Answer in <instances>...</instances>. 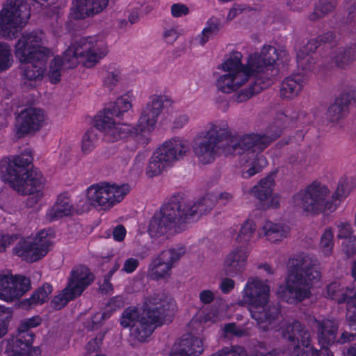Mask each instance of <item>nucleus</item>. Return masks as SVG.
<instances>
[{
  "mask_svg": "<svg viewBox=\"0 0 356 356\" xmlns=\"http://www.w3.org/2000/svg\"><path fill=\"white\" fill-rule=\"evenodd\" d=\"M45 44V35L40 31L25 33L17 41L15 54L27 79H40L47 71V62L50 60L47 74L50 81L56 83L60 81L63 67L71 68L81 63L90 68L108 53L106 42L96 36L74 42L64 51L63 58L54 56V52Z\"/></svg>",
  "mask_w": 356,
  "mask_h": 356,
  "instance_id": "1",
  "label": "nucleus"
},
{
  "mask_svg": "<svg viewBox=\"0 0 356 356\" xmlns=\"http://www.w3.org/2000/svg\"><path fill=\"white\" fill-rule=\"evenodd\" d=\"M268 143L266 137L257 134L235 137L231 134L227 122L220 121L209 124L207 130L197 136L193 150L198 160L204 164L214 161L220 153L241 155L245 161L242 176L248 179L266 165L267 161L260 153Z\"/></svg>",
  "mask_w": 356,
  "mask_h": 356,
  "instance_id": "2",
  "label": "nucleus"
},
{
  "mask_svg": "<svg viewBox=\"0 0 356 356\" xmlns=\"http://www.w3.org/2000/svg\"><path fill=\"white\" fill-rule=\"evenodd\" d=\"M286 56V51L272 46H264L259 53L250 54L245 63H242V54L239 51L229 53L218 67L222 72L216 81L217 89L224 93H232L243 88L252 76H259L253 85L241 90L236 97L237 102H244L254 94L261 92L270 84L261 81L268 76L279 60Z\"/></svg>",
  "mask_w": 356,
  "mask_h": 356,
  "instance_id": "3",
  "label": "nucleus"
},
{
  "mask_svg": "<svg viewBox=\"0 0 356 356\" xmlns=\"http://www.w3.org/2000/svg\"><path fill=\"white\" fill-rule=\"evenodd\" d=\"M216 202V196L207 195L195 202H181L164 205L161 213L150 220L148 229L150 237L161 242L184 231L196 217L210 210Z\"/></svg>",
  "mask_w": 356,
  "mask_h": 356,
  "instance_id": "4",
  "label": "nucleus"
},
{
  "mask_svg": "<svg viewBox=\"0 0 356 356\" xmlns=\"http://www.w3.org/2000/svg\"><path fill=\"white\" fill-rule=\"evenodd\" d=\"M172 101L165 95H153L143 108L136 127L127 124H116L108 114L99 115L95 120L97 129L104 139L114 143L129 136L138 137L142 133L153 131L164 108L171 106Z\"/></svg>",
  "mask_w": 356,
  "mask_h": 356,
  "instance_id": "5",
  "label": "nucleus"
},
{
  "mask_svg": "<svg viewBox=\"0 0 356 356\" xmlns=\"http://www.w3.org/2000/svg\"><path fill=\"white\" fill-rule=\"evenodd\" d=\"M31 163L29 155L4 158L0 161V177L17 193L29 195L28 204L32 207L44 196V179Z\"/></svg>",
  "mask_w": 356,
  "mask_h": 356,
  "instance_id": "6",
  "label": "nucleus"
},
{
  "mask_svg": "<svg viewBox=\"0 0 356 356\" xmlns=\"http://www.w3.org/2000/svg\"><path fill=\"white\" fill-rule=\"evenodd\" d=\"M356 188V178L341 177L337 184L334 193L329 199V188L321 184L314 182L293 197L295 207L307 214L333 213L340 202L347 197Z\"/></svg>",
  "mask_w": 356,
  "mask_h": 356,
  "instance_id": "7",
  "label": "nucleus"
},
{
  "mask_svg": "<svg viewBox=\"0 0 356 356\" xmlns=\"http://www.w3.org/2000/svg\"><path fill=\"white\" fill-rule=\"evenodd\" d=\"M170 301L163 295L148 298L140 311L129 308L122 316L120 323L124 327H130L131 334L139 341H145L154 330L163 323V316L170 306Z\"/></svg>",
  "mask_w": 356,
  "mask_h": 356,
  "instance_id": "8",
  "label": "nucleus"
},
{
  "mask_svg": "<svg viewBox=\"0 0 356 356\" xmlns=\"http://www.w3.org/2000/svg\"><path fill=\"white\" fill-rule=\"evenodd\" d=\"M286 280V286H280L277 294L284 300L293 302L308 298L311 290L318 286L321 281V273L316 267L310 266L308 259H304L301 264L298 261Z\"/></svg>",
  "mask_w": 356,
  "mask_h": 356,
  "instance_id": "9",
  "label": "nucleus"
},
{
  "mask_svg": "<svg viewBox=\"0 0 356 356\" xmlns=\"http://www.w3.org/2000/svg\"><path fill=\"white\" fill-rule=\"evenodd\" d=\"M269 291V286L257 278L250 279L243 291L241 303L248 305L252 317L264 330L268 329L275 318L268 315Z\"/></svg>",
  "mask_w": 356,
  "mask_h": 356,
  "instance_id": "10",
  "label": "nucleus"
},
{
  "mask_svg": "<svg viewBox=\"0 0 356 356\" xmlns=\"http://www.w3.org/2000/svg\"><path fill=\"white\" fill-rule=\"evenodd\" d=\"M189 147V142L183 138L176 137L165 141L153 152L146 168V175L149 177L159 175L186 156Z\"/></svg>",
  "mask_w": 356,
  "mask_h": 356,
  "instance_id": "11",
  "label": "nucleus"
},
{
  "mask_svg": "<svg viewBox=\"0 0 356 356\" xmlns=\"http://www.w3.org/2000/svg\"><path fill=\"white\" fill-rule=\"evenodd\" d=\"M30 6L24 0H8L0 12V36L13 38L28 22Z\"/></svg>",
  "mask_w": 356,
  "mask_h": 356,
  "instance_id": "12",
  "label": "nucleus"
},
{
  "mask_svg": "<svg viewBox=\"0 0 356 356\" xmlns=\"http://www.w3.org/2000/svg\"><path fill=\"white\" fill-rule=\"evenodd\" d=\"M129 191L127 184L101 182L88 188L86 197L89 205L108 209L120 202Z\"/></svg>",
  "mask_w": 356,
  "mask_h": 356,
  "instance_id": "13",
  "label": "nucleus"
},
{
  "mask_svg": "<svg viewBox=\"0 0 356 356\" xmlns=\"http://www.w3.org/2000/svg\"><path fill=\"white\" fill-rule=\"evenodd\" d=\"M40 323L41 318L38 316L22 321L18 327L17 337L6 343L5 356H39L40 350L32 347L33 334L28 330Z\"/></svg>",
  "mask_w": 356,
  "mask_h": 356,
  "instance_id": "14",
  "label": "nucleus"
},
{
  "mask_svg": "<svg viewBox=\"0 0 356 356\" xmlns=\"http://www.w3.org/2000/svg\"><path fill=\"white\" fill-rule=\"evenodd\" d=\"M54 238L52 231L40 230L35 237L21 238L14 248V253L26 261H35L47 253Z\"/></svg>",
  "mask_w": 356,
  "mask_h": 356,
  "instance_id": "15",
  "label": "nucleus"
},
{
  "mask_svg": "<svg viewBox=\"0 0 356 356\" xmlns=\"http://www.w3.org/2000/svg\"><path fill=\"white\" fill-rule=\"evenodd\" d=\"M93 280L94 276L87 267L80 266L75 268L72 271L67 287L54 298L51 302L52 306L56 309H60L70 300L79 296Z\"/></svg>",
  "mask_w": 356,
  "mask_h": 356,
  "instance_id": "16",
  "label": "nucleus"
},
{
  "mask_svg": "<svg viewBox=\"0 0 356 356\" xmlns=\"http://www.w3.org/2000/svg\"><path fill=\"white\" fill-rule=\"evenodd\" d=\"M30 280L10 272L0 273V299L6 302L14 301L30 289Z\"/></svg>",
  "mask_w": 356,
  "mask_h": 356,
  "instance_id": "17",
  "label": "nucleus"
},
{
  "mask_svg": "<svg viewBox=\"0 0 356 356\" xmlns=\"http://www.w3.org/2000/svg\"><path fill=\"white\" fill-rule=\"evenodd\" d=\"M184 254L185 250L181 247L162 251L152 262L151 276L156 279L168 277L175 263Z\"/></svg>",
  "mask_w": 356,
  "mask_h": 356,
  "instance_id": "18",
  "label": "nucleus"
},
{
  "mask_svg": "<svg viewBox=\"0 0 356 356\" xmlns=\"http://www.w3.org/2000/svg\"><path fill=\"white\" fill-rule=\"evenodd\" d=\"M47 120L44 111L30 107L21 111L17 118V131L21 134L35 132L40 129Z\"/></svg>",
  "mask_w": 356,
  "mask_h": 356,
  "instance_id": "19",
  "label": "nucleus"
},
{
  "mask_svg": "<svg viewBox=\"0 0 356 356\" xmlns=\"http://www.w3.org/2000/svg\"><path fill=\"white\" fill-rule=\"evenodd\" d=\"M249 252L246 246L234 248L225 257L223 269L227 275H235L243 272L246 266Z\"/></svg>",
  "mask_w": 356,
  "mask_h": 356,
  "instance_id": "20",
  "label": "nucleus"
},
{
  "mask_svg": "<svg viewBox=\"0 0 356 356\" xmlns=\"http://www.w3.org/2000/svg\"><path fill=\"white\" fill-rule=\"evenodd\" d=\"M203 350L202 339L187 335L174 345L170 356H198Z\"/></svg>",
  "mask_w": 356,
  "mask_h": 356,
  "instance_id": "21",
  "label": "nucleus"
},
{
  "mask_svg": "<svg viewBox=\"0 0 356 356\" xmlns=\"http://www.w3.org/2000/svg\"><path fill=\"white\" fill-rule=\"evenodd\" d=\"M108 3V0H74L72 15L74 18H85L101 12Z\"/></svg>",
  "mask_w": 356,
  "mask_h": 356,
  "instance_id": "22",
  "label": "nucleus"
},
{
  "mask_svg": "<svg viewBox=\"0 0 356 356\" xmlns=\"http://www.w3.org/2000/svg\"><path fill=\"white\" fill-rule=\"evenodd\" d=\"M284 336L293 341L295 339L298 341L300 337L302 339L301 346L305 348L306 350L300 354L298 351L300 349V346H298L295 350L296 356H307L308 353L311 351L312 352V356H319L318 351L314 350L309 347V334L302 330L301 325L298 322H295L292 325L287 326L286 332H284Z\"/></svg>",
  "mask_w": 356,
  "mask_h": 356,
  "instance_id": "23",
  "label": "nucleus"
},
{
  "mask_svg": "<svg viewBox=\"0 0 356 356\" xmlns=\"http://www.w3.org/2000/svg\"><path fill=\"white\" fill-rule=\"evenodd\" d=\"M221 28L220 19L216 16L209 17L203 29L191 40V44L193 47H204Z\"/></svg>",
  "mask_w": 356,
  "mask_h": 356,
  "instance_id": "24",
  "label": "nucleus"
},
{
  "mask_svg": "<svg viewBox=\"0 0 356 356\" xmlns=\"http://www.w3.org/2000/svg\"><path fill=\"white\" fill-rule=\"evenodd\" d=\"M289 233V228L280 223L266 221L259 231V236L266 237L270 243H279Z\"/></svg>",
  "mask_w": 356,
  "mask_h": 356,
  "instance_id": "25",
  "label": "nucleus"
},
{
  "mask_svg": "<svg viewBox=\"0 0 356 356\" xmlns=\"http://www.w3.org/2000/svg\"><path fill=\"white\" fill-rule=\"evenodd\" d=\"M74 207L69 197L60 195L54 204L47 211V218L50 221L57 220L63 217L71 215Z\"/></svg>",
  "mask_w": 356,
  "mask_h": 356,
  "instance_id": "26",
  "label": "nucleus"
},
{
  "mask_svg": "<svg viewBox=\"0 0 356 356\" xmlns=\"http://www.w3.org/2000/svg\"><path fill=\"white\" fill-rule=\"evenodd\" d=\"M304 79L300 75L286 78L281 86L280 95L286 99H293L300 93L304 86Z\"/></svg>",
  "mask_w": 356,
  "mask_h": 356,
  "instance_id": "27",
  "label": "nucleus"
},
{
  "mask_svg": "<svg viewBox=\"0 0 356 356\" xmlns=\"http://www.w3.org/2000/svg\"><path fill=\"white\" fill-rule=\"evenodd\" d=\"M123 302L122 297H114L106 305L104 312L96 313L87 323L86 326L90 329L97 328L102 321L108 318L112 312L120 308L123 305Z\"/></svg>",
  "mask_w": 356,
  "mask_h": 356,
  "instance_id": "28",
  "label": "nucleus"
},
{
  "mask_svg": "<svg viewBox=\"0 0 356 356\" xmlns=\"http://www.w3.org/2000/svg\"><path fill=\"white\" fill-rule=\"evenodd\" d=\"M275 177V172H271L252 188V192L258 200H266L273 192Z\"/></svg>",
  "mask_w": 356,
  "mask_h": 356,
  "instance_id": "29",
  "label": "nucleus"
},
{
  "mask_svg": "<svg viewBox=\"0 0 356 356\" xmlns=\"http://www.w3.org/2000/svg\"><path fill=\"white\" fill-rule=\"evenodd\" d=\"M52 293V288L49 284H44L42 287L38 289L32 296L23 301V305L28 307H35L42 305L49 298Z\"/></svg>",
  "mask_w": 356,
  "mask_h": 356,
  "instance_id": "30",
  "label": "nucleus"
},
{
  "mask_svg": "<svg viewBox=\"0 0 356 356\" xmlns=\"http://www.w3.org/2000/svg\"><path fill=\"white\" fill-rule=\"evenodd\" d=\"M316 49V44L314 42H309L306 46L300 48L297 54L298 65L304 70H309L313 63V58L310 53Z\"/></svg>",
  "mask_w": 356,
  "mask_h": 356,
  "instance_id": "31",
  "label": "nucleus"
},
{
  "mask_svg": "<svg viewBox=\"0 0 356 356\" xmlns=\"http://www.w3.org/2000/svg\"><path fill=\"white\" fill-rule=\"evenodd\" d=\"M353 293L352 290L341 288V284L338 282H334L327 287V296L338 302H342L347 300V297Z\"/></svg>",
  "mask_w": 356,
  "mask_h": 356,
  "instance_id": "32",
  "label": "nucleus"
},
{
  "mask_svg": "<svg viewBox=\"0 0 356 356\" xmlns=\"http://www.w3.org/2000/svg\"><path fill=\"white\" fill-rule=\"evenodd\" d=\"M337 327L336 324L330 321L325 323L323 327L319 334V343L322 344L323 348L335 341V334Z\"/></svg>",
  "mask_w": 356,
  "mask_h": 356,
  "instance_id": "33",
  "label": "nucleus"
},
{
  "mask_svg": "<svg viewBox=\"0 0 356 356\" xmlns=\"http://www.w3.org/2000/svg\"><path fill=\"white\" fill-rule=\"evenodd\" d=\"M256 225L252 220H246L240 227L237 234L236 241L238 244H247L249 243L255 232Z\"/></svg>",
  "mask_w": 356,
  "mask_h": 356,
  "instance_id": "34",
  "label": "nucleus"
},
{
  "mask_svg": "<svg viewBox=\"0 0 356 356\" xmlns=\"http://www.w3.org/2000/svg\"><path fill=\"white\" fill-rule=\"evenodd\" d=\"M98 140L96 129H88L83 136L81 144V149L83 154H90L95 147Z\"/></svg>",
  "mask_w": 356,
  "mask_h": 356,
  "instance_id": "35",
  "label": "nucleus"
},
{
  "mask_svg": "<svg viewBox=\"0 0 356 356\" xmlns=\"http://www.w3.org/2000/svg\"><path fill=\"white\" fill-rule=\"evenodd\" d=\"M225 316L222 309L211 308L207 311L199 312L196 318H199L203 323H214L222 320Z\"/></svg>",
  "mask_w": 356,
  "mask_h": 356,
  "instance_id": "36",
  "label": "nucleus"
},
{
  "mask_svg": "<svg viewBox=\"0 0 356 356\" xmlns=\"http://www.w3.org/2000/svg\"><path fill=\"white\" fill-rule=\"evenodd\" d=\"M346 104H343L341 99H337L327 109L326 115L331 122H336L343 118L346 113Z\"/></svg>",
  "mask_w": 356,
  "mask_h": 356,
  "instance_id": "37",
  "label": "nucleus"
},
{
  "mask_svg": "<svg viewBox=\"0 0 356 356\" xmlns=\"http://www.w3.org/2000/svg\"><path fill=\"white\" fill-rule=\"evenodd\" d=\"M133 99V95L128 93L118 98L115 103L113 113L118 115L129 111L132 108Z\"/></svg>",
  "mask_w": 356,
  "mask_h": 356,
  "instance_id": "38",
  "label": "nucleus"
},
{
  "mask_svg": "<svg viewBox=\"0 0 356 356\" xmlns=\"http://www.w3.org/2000/svg\"><path fill=\"white\" fill-rule=\"evenodd\" d=\"M333 232L331 228H327L323 233L321 241L320 248L323 254L328 256L331 254L334 246Z\"/></svg>",
  "mask_w": 356,
  "mask_h": 356,
  "instance_id": "39",
  "label": "nucleus"
},
{
  "mask_svg": "<svg viewBox=\"0 0 356 356\" xmlns=\"http://www.w3.org/2000/svg\"><path fill=\"white\" fill-rule=\"evenodd\" d=\"M183 31L178 25H169L164 27L162 36L164 41L172 44L182 35Z\"/></svg>",
  "mask_w": 356,
  "mask_h": 356,
  "instance_id": "40",
  "label": "nucleus"
},
{
  "mask_svg": "<svg viewBox=\"0 0 356 356\" xmlns=\"http://www.w3.org/2000/svg\"><path fill=\"white\" fill-rule=\"evenodd\" d=\"M123 75L122 71L118 68H111L104 77V84L113 88L122 80Z\"/></svg>",
  "mask_w": 356,
  "mask_h": 356,
  "instance_id": "41",
  "label": "nucleus"
},
{
  "mask_svg": "<svg viewBox=\"0 0 356 356\" xmlns=\"http://www.w3.org/2000/svg\"><path fill=\"white\" fill-rule=\"evenodd\" d=\"M13 61L10 47L6 44H0V71L9 68Z\"/></svg>",
  "mask_w": 356,
  "mask_h": 356,
  "instance_id": "42",
  "label": "nucleus"
},
{
  "mask_svg": "<svg viewBox=\"0 0 356 356\" xmlns=\"http://www.w3.org/2000/svg\"><path fill=\"white\" fill-rule=\"evenodd\" d=\"M11 317L12 310L0 305V337L6 333L8 323Z\"/></svg>",
  "mask_w": 356,
  "mask_h": 356,
  "instance_id": "43",
  "label": "nucleus"
},
{
  "mask_svg": "<svg viewBox=\"0 0 356 356\" xmlns=\"http://www.w3.org/2000/svg\"><path fill=\"white\" fill-rule=\"evenodd\" d=\"M334 7V0H320L319 4L316 6L314 15L321 17L326 13L330 12Z\"/></svg>",
  "mask_w": 356,
  "mask_h": 356,
  "instance_id": "44",
  "label": "nucleus"
},
{
  "mask_svg": "<svg viewBox=\"0 0 356 356\" xmlns=\"http://www.w3.org/2000/svg\"><path fill=\"white\" fill-rule=\"evenodd\" d=\"M250 9V8L245 4L234 3L228 11L226 20L231 22L240 15L249 11Z\"/></svg>",
  "mask_w": 356,
  "mask_h": 356,
  "instance_id": "45",
  "label": "nucleus"
},
{
  "mask_svg": "<svg viewBox=\"0 0 356 356\" xmlns=\"http://www.w3.org/2000/svg\"><path fill=\"white\" fill-rule=\"evenodd\" d=\"M265 209H277L281 203V196L277 193H270L266 200H259Z\"/></svg>",
  "mask_w": 356,
  "mask_h": 356,
  "instance_id": "46",
  "label": "nucleus"
},
{
  "mask_svg": "<svg viewBox=\"0 0 356 356\" xmlns=\"http://www.w3.org/2000/svg\"><path fill=\"white\" fill-rule=\"evenodd\" d=\"M337 237L344 241L350 238L353 234L351 225L347 222H340L337 225Z\"/></svg>",
  "mask_w": 356,
  "mask_h": 356,
  "instance_id": "47",
  "label": "nucleus"
},
{
  "mask_svg": "<svg viewBox=\"0 0 356 356\" xmlns=\"http://www.w3.org/2000/svg\"><path fill=\"white\" fill-rule=\"evenodd\" d=\"M190 13L188 7L181 3H174L170 7V13L173 17L179 18L186 16Z\"/></svg>",
  "mask_w": 356,
  "mask_h": 356,
  "instance_id": "48",
  "label": "nucleus"
},
{
  "mask_svg": "<svg viewBox=\"0 0 356 356\" xmlns=\"http://www.w3.org/2000/svg\"><path fill=\"white\" fill-rule=\"evenodd\" d=\"M213 356H246V353L241 347H226Z\"/></svg>",
  "mask_w": 356,
  "mask_h": 356,
  "instance_id": "49",
  "label": "nucleus"
},
{
  "mask_svg": "<svg viewBox=\"0 0 356 356\" xmlns=\"http://www.w3.org/2000/svg\"><path fill=\"white\" fill-rule=\"evenodd\" d=\"M102 337L90 341L86 346V354L88 356H104V355L98 353V350L102 343Z\"/></svg>",
  "mask_w": 356,
  "mask_h": 356,
  "instance_id": "50",
  "label": "nucleus"
},
{
  "mask_svg": "<svg viewBox=\"0 0 356 356\" xmlns=\"http://www.w3.org/2000/svg\"><path fill=\"white\" fill-rule=\"evenodd\" d=\"M342 251L347 256H352L356 253V237H350L342 243Z\"/></svg>",
  "mask_w": 356,
  "mask_h": 356,
  "instance_id": "51",
  "label": "nucleus"
},
{
  "mask_svg": "<svg viewBox=\"0 0 356 356\" xmlns=\"http://www.w3.org/2000/svg\"><path fill=\"white\" fill-rule=\"evenodd\" d=\"M347 318L350 321H356V293L355 297L348 300Z\"/></svg>",
  "mask_w": 356,
  "mask_h": 356,
  "instance_id": "52",
  "label": "nucleus"
},
{
  "mask_svg": "<svg viewBox=\"0 0 356 356\" xmlns=\"http://www.w3.org/2000/svg\"><path fill=\"white\" fill-rule=\"evenodd\" d=\"M189 117L187 114L179 115L173 121V127L175 129H181L188 124Z\"/></svg>",
  "mask_w": 356,
  "mask_h": 356,
  "instance_id": "53",
  "label": "nucleus"
},
{
  "mask_svg": "<svg viewBox=\"0 0 356 356\" xmlns=\"http://www.w3.org/2000/svg\"><path fill=\"white\" fill-rule=\"evenodd\" d=\"M138 266V261L134 258L127 259L123 266V270L127 273L134 272Z\"/></svg>",
  "mask_w": 356,
  "mask_h": 356,
  "instance_id": "54",
  "label": "nucleus"
},
{
  "mask_svg": "<svg viewBox=\"0 0 356 356\" xmlns=\"http://www.w3.org/2000/svg\"><path fill=\"white\" fill-rule=\"evenodd\" d=\"M224 332L226 335L241 336L243 334V330L238 328L234 323L227 324L224 327Z\"/></svg>",
  "mask_w": 356,
  "mask_h": 356,
  "instance_id": "55",
  "label": "nucleus"
},
{
  "mask_svg": "<svg viewBox=\"0 0 356 356\" xmlns=\"http://www.w3.org/2000/svg\"><path fill=\"white\" fill-rule=\"evenodd\" d=\"M215 297L214 293L211 290H203L200 293V300L202 303L208 304L211 302Z\"/></svg>",
  "mask_w": 356,
  "mask_h": 356,
  "instance_id": "56",
  "label": "nucleus"
},
{
  "mask_svg": "<svg viewBox=\"0 0 356 356\" xmlns=\"http://www.w3.org/2000/svg\"><path fill=\"white\" fill-rule=\"evenodd\" d=\"M234 287V281L229 278H225L222 280L220 288L223 293H229Z\"/></svg>",
  "mask_w": 356,
  "mask_h": 356,
  "instance_id": "57",
  "label": "nucleus"
},
{
  "mask_svg": "<svg viewBox=\"0 0 356 356\" xmlns=\"http://www.w3.org/2000/svg\"><path fill=\"white\" fill-rule=\"evenodd\" d=\"M14 238L13 236L0 234V252H3L13 242Z\"/></svg>",
  "mask_w": 356,
  "mask_h": 356,
  "instance_id": "58",
  "label": "nucleus"
},
{
  "mask_svg": "<svg viewBox=\"0 0 356 356\" xmlns=\"http://www.w3.org/2000/svg\"><path fill=\"white\" fill-rule=\"evenodd\" d=\"M113 238L115 241H121L124 239L125 234H126V230L122 226H118L115 228L113 230Z\"/></svg>",
  "mask_w": 356,
  "mask_h": 356,
  "instance_id": "59",
  "label": "nucleus"
},
{
  "mask_svg": "<svg viewBox=\"0 0 356 356\" xmlns=\"http://www.w3.org/2000/svg\"><path fill=\"white\" fill-rule=\"evenodd\" d=\"M101 290L104 293H108L112 290V284L108 280H105L103 284L100 286Z\"/></svg>",
  "mask_w": 356,
  "mask_h": 356,
  "instance_id": "60",
  "label": "nucleus"
},
{
  "mask_svg": "<svg viewBox=\"0 0 356 356\" xmlns=\"http://www.w3.org/2000/svg\"><path fill=\"white\" fill-rule=\"evenodd\" d=\"M220 199L228 201L232 199V195L229 193H222L220 195Z\"/></svg>",
  "mask_w": 356,
  "mask_h": 356,
  "instance_id": "61",
  "label": "nucleus"
},
{
  "mask_svg": "<svg viewBox=\"0 0 356 356\" xmlns=\"http://www.w3.org/2000/svg\"><path fill=\"white\" fill-rule=\"evenodd\" d=\"M342 337L343 338V339H342V342H343V341H346V340H348V341H351V340H353V339L354 336H353V334H350V335H348V337H346V334H343Z\"/></svg>",
  "mask_w": 356,
  "mask_h": 356,
  "instance_id": "62",
  "label": "nucleus"
},
{
  "mask_svg": "<svg viewBox=\"0 0 356 356\" xmlns=\"http://www.w3.org/2000/svg\"><path fill=\"white\" fill-rule=\"evenodd\" d=\"M352 275L356 280V261L353 263L352 267Z\"/></svg>",
  "mask_w": 356,
  "mask_h": 356,
  "instance_id": "63",
  "label": "nucleus"
},
{
  "mask_svg": "<svg viewBox=\"0 0 356 356\" xmlns=\"http://www.w3.org/2000/svg\"><path fill=\"white\" fill-rule=\"evenodd\" d=\"M143 156L142 155H138L136 157V159L135 161H138V162H140L143 160Z\"/></svg>",
  "mask_w": 356,
  "mask_h": 356,
  "instance_id": "64",
  "label": "nucleus"
}]
</instances>
